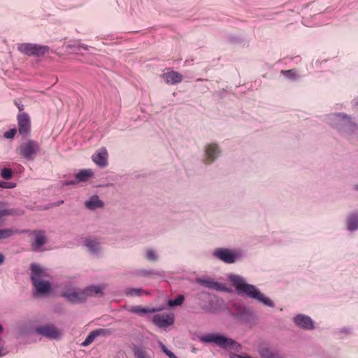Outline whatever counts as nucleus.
Instances as JSON below:
<instances>
[{
	"mask_svg": "<svg viewBox=\"0 0 358 358\" xmlns=\"http://www.w3.org/2000/svg\"><path fill=\"white\" fill-rule=\"evenodd\" d=\"M17 106L20 111H22L24 109V106L22 104H17Z\"/></svg>",
	"mask_w": 358,
	"mask_h": 358,
	"instance_id": "obj_47",
	"label": "nucleus"
},
{
	"mask_svg": "<svg viewBox=\"0 0 358 358\" xmlns=\"http://www.w3.org/2000/svg\"><path fill=\"white\" fill-rule=\"evenodd\" d=\"M221 149L220 145L215 143H207L205 146V157L206 163L210 164L215 162L220 155Z\"/></svg>",
	"mask_w": 358,
	"mask_h": 358,
	"instance_id": "obj_13",
	"label": "nucleus"
},
{
	"mask_svg": "<svg viewBox=\"0 0 358 358\" xmlns=\"http://www.w3.org/2000/svg\"><path fill=\"white\" fill-rule=\"evenodd\" d=\"M347 229L352 231L358 229V213H353L347 218Z\"/></svg>",
	"mask_w": 358,
	"mask_h": 358,
	"instance_id": "obj_23",
	"label": "nucleus"
},
{
	"mask_svg": "<svg viewBox=\"0 0 358 358\" xmlns=\"http://www.w3.org/2000/svg\"><path fill=\"white\" fill-rule=\"evenodd\" d=\"M104 206L103 202L99 199V196L93 195L85 202V206L87 209L94 210L97 208H101Z\"/></svg>",
	"mask_w": 358,
	"mask_h": 358,
	"instance_id": "obj_19",
	"label": "nucleus"
},
{
	"mask_svg": "<svg viewBox=\"0 0 358 358\" xmlns=\"http://www.w3.org/2000/svg\"><path fill=\"white\" fill-rule=\"evenodd\" d=\"M34 238L31 243L33 251H39L40 249L46 243L47 239L44 231L35 230L33 231Z\"/></svg>",
	"mask_w": 358,
	"mask_h": 358,
	"instance_id": "obj_15",
	"label": "nucleus"
},
{
	"mask_svg": "<svg viewBox=\"0 0 358 358\" xmlns=\"http://www.w3.org/2000/svg\"><path fill=\"white\" fill-rule=\"evenodd\" d=\"M295 325L305 330H313L315 329V322L310 317L304 314H297L293 317Z\"/></svg>",
	"mask_w": 358,
	"mask_h": 358,
	"instance_id": "obj_14",
	"label": "nucleus"
},
{
	"mask_svg": "<svg viewBox=\"0 0 358 358\" xmlns=\"http://www.w3.org/2000/svg\"><path fill=\"white\" fill-rule=\"evenodd\" d=\"M199 300H205L207 303L199 302V306L205 312L215 314L221 311L226 306L224 301L217 298L208 292H201L198 294Z\"/></svg>",
	"mask_w": 358,
	"mask_h": 358,
	"instance_id": "obj_6",
	"label": "nucleus"
},
{
	"mask_svg": "<svg viewBox=\"0 0 358 358\" xmlns=\"http://www.w3.org/2000/svg\"><path fill=\"white\" fill-rule=\"evenodd\" d=\"M228 279L239 295L256 300L270 308L275 306L270 298L262 293L255 285L248 284L243 276L231 273Z\"/></svg>",
	"mask_w": 358,
	"mask_h": 358,
	"instance_id": "obj_1",
	"label": "nucleus"
},
{
	"mask_svg": "<svg viewBox=\"0 0 358 358\" xmlns=\"http://www.w3.org/2000/svg\"><path fill=\"white\" fill-rule=\"evenodd\" d=\"M4 354L1 353V350L0 349V357H2Z\"/></svg>",
	"mask_w": 358,
	"mask_h": 358,
	"instance_id": "obj_53",
	"label": "nucleus"
},
{
	"mask_svg": "<svg viewBox=\"0 0 358 358\" xmlns=\"http://www.w3.org/2000/svg\"><path fill=\"white\" fill-rule=\"evenodd\" d=\"M18 131L20 135L27 136L31 131L30 118L27 113H21L17 115Z\"/></svg>",
	"mask_w": 358,
	"mask_h": 358,
	"instance_id": "obj_12",
	"label": "nucleus"
},
{
	"mask_svg": "<svg viewBox=\"0 0 358 358\" xmlns=\"http://www.w3.org/2000/svg\"><path fill=\"white\" fill-rule=\"evenodd\" d=\"M80 49L83 48L85 50H88V49H89V47L87 45L80 44Z\"/></svg>",
	"mask_w": 358,
	"mask_h": 358,
	"instance_id": "obj_45",
	"label": "nucleus"
},
{
	"mask_svg": "<svg viewBox=\"0 0 358 358\" xmlns=\"http://www.w3.org/2000/svg\"><path fill=\"white\" fill-rule=\"evenodd\" d=\"M85 245L89 252L93 255H97L101 251L100 243L96 240L86 239L85 241Z\"/></svg>",
	"mask_w": 358,
	"mask_h": 358,
	"instance_id": "obj_22",
	"label": "nucleus"
},
{
	"mask_svg": "<svg viewBox=\"0 0 358 358\" xmlns=\"http://www.w3.org/2000/svg\"><path fill=\"white\" fill-rule=\"evenodd\" d=\"M199 285L206 288L217 290V291H225L226 286L223 283H220L215 281L210 278H201L197 280Z\"/></svg>",
	"mask_w": 358,
	"mask_h": 358,
	"instance_id": "obj_16",
	"label": "nucleus"
},
{
	"mask_svg": "<svg viewBox=\"0 0 358 358\" xmlns=\"http://www.w3.org/2000/svg\"><path fill=\"white\" fill-rule=\"evenodd\" d=\"M199 340L205 343H215L217 346L226 350L240 352L242 347L240 343L232 338H227L219 333L207 334L199 337Z\"/></svg>",
	"mask_w": 358,
	"mask_h": 358,
	"instance_id": "obj_5",
	"label": "nucleus"
},
{
	"mask_svg": "<svg viewBox=\"0 0 358 358\" xmlns=\"http://www.w3.org/2000/svg\"><path fill=\"white\" fill-rule=\"evenodd\" d=\"M259 353L262 358H282L278 352L268 348L262 349Z\"/></svg>",
	"mask_w": 358,
	"mask_h": 358,
	"instance_id": "obj_26",
	"label": "nucleus"
},
{
	"mask_svg": "<svg viewBox=\"0 0 358 358\" xmlns=\"http://www.w3.org/2000/svg\"><path fill=\"white\" fill-rule=\"evenodd\" d=\"M1 176L8 180L12 178L13 177V171L10 168H3L1 171Z\"/></svg>",
	"mask_w": 358,
	"mask_h": 358,
	"instance_id": "obj_33",
	"label": "nucleus"
},
{
	"mask_svg": "<svg viewBox=\"0 0 358 358\" xmlns=\"http://www.w3.org/2000/svg\"><path fill=\"white\" fill-rule=\"evenodd\" d=\"M40 150L38 143L32 139L22 142L16 149L17 153L23 159L33 161Z\"/></svg>",
	"mask_w": 358,
	"mask_h": 358,
	"instance_id": "obj_8",
	"label": "nucleus"
},
{
	"mask_svg": "<svg viewBox=\"0 0 358 358\" xmlns=\"http://www.w3.org/2000/svg\"><path fill=\"white\" fill-rule=\"evenodd\" d=\"M78 184V182L76 181V179L71 180H66L63 182V185L68 186V185H75Z\"/></svg>",
	"mask_w": 358,
	"mask_h": 358,
	"instance_id": "obj_39",
	"label": "nucleus"
},
{
	"mask_svg": "<svg viewBox=\"0 0 358 358\" xmlns=\"http://www.w3.org/2000/svg\"><path fill=\"white\" fill-rule=\"evenodd\" d=\"M327 122L344 138H352L358 134V124L352 118L342 113L330 114Z\"/></svg>",
	"mask_w": 358,
	"mask_h": 358,
	"instance_id": "obj_2",
	"label": "nucleus"
},
{
	"mask_svg": "<svg viewBox=\"0 0 358 358\" xmlns=\"http://www.w3.org/2000/svg\"><path fill=\"white\" fill-rule=\"evenodd\" d=\"M142 292H143V290L141 289H138V288H129V289H128L127 290L126 294L127 295H130V296H134V295L139 296V295H141Z\"/></svg>",
	"mask_w": 358,
	"mask_h": 358,
	"instance_id": "obj_36",
	"label": "nucleus"
},
{
	"mask_svg": "<svg viewBox=\"0 0 358 358\" xmlns=\"http://www.w3.org/2000/svg\"><path fill=\"white\" fill-rule=\"evenodd\" d=\"M281 73L282 75H284L286 78L291 79V80H294L296 77V71L294 69L282 70L281 71Z\"/></svg>",
	"mask_w": 358,
	"mask_h": 358,
	"instance_id": "obj_34",
	"label": "nucleus"
},
{
	"mask_svg": "<svg viewBox=\"0 0 358 358\" xmlns=\"http://www.w3.org/2000/svg\"><path fill=\"white\" fill-rule=\"evenodd\" d=\"M133 274L139 277H150L159 275V272L152 269L141 268L134 271Z\"/></svg>",
	"mask_w": 358,
	"mask_h": 358,
	"instance_id": "obj_25",
	"label": "nucleus"
},
{
	"mask_svg": "<svg viewBox=\"0 0 358 358\" xmlns=\"http://www.w3.org/2000/svg\"><path fill=\"white\" fill-rule=\"evenodd\" d=\"M15 183H10V182H8V189H11V188H14L15 187Z\"/></svg>",
	"mask_w": 358,
	"mask_h": 358,
	"instance_id": "obj_46",
	"label": "nucleus"
},
{
	"mask_svg": "<svg viewBox=\"0 0 358 358\" xmlns=\"http://www.w3.org/2000/svg\"><path fill=\"white\" fill-rule=\"evenodd\" d=\"M153 324L159 328L165 329L174 323L173 313L157 314L152 317Z\"/></svg>",
	"mask_w": 358,
	"mask_h": 358,
	"instance_id": "obj_11",
	"label": "nucleus"
},
{
	"mask_svg": "<svg viewBox=\"0 0 358 358\" xmlns=\"http://www.w3.org/2000/svg\"><path fill=\"white\" fill-rule=\"evenodd\" d=\"M213 256L217 259L226 263L234 264L243 259L245 253L240 249H229L217 248L213 252Z\"/></svg>",
	"mask_w": 358,
	"mask_h": 358,
	"instance_id": "obj_7",
	"label": "nucleus"
},
{
	"mask_svg": "<svg viewBox=\"0 0 358 358\" xmlns=\"http://www.w3.org/2000/svg\"><path fill=\"white\" fill-rule=\"evenodd\" d=\"M160 310V308H144L141 306H134L129 308V311L139 315H143L146 313H155Z\"/></svg>",
	"mask_w": 358,
	"mask_h": 358,
	"instance_id": "obj_21",
	"label": "nucleus"
},
{
	"mask_svg": "<svg viewBox=\"0 0 358 358\" xmlns=\"http://www.w3.org/2000/svg\"><path fill=\"white\" fill-rule=\"evenodd\" d=\"M145 257L149 262H157L159 259L157 252L152 248H148L145 250Z\"/></svg>",
	"mask_w": 358,
	"mask_h": 358,
	"instance_id": "obj_27",
	"label": "nucleus"
},
{
	"mask_svg": "<svg viewBox=\"0 0 358 358\" xmlns=\"http://www.w3.org/2000/svg\"><path fill=\"white\" fill-rule=\"evenodd\" d=\"M199 301H200V302H201V300H199ZM202 302H203V303H207V301H205V300H203V301H202Z\"/></svg>",
	"mask_w": 358,
	"mask_h": 358,
	"instance_id": "obj_52",
	"label": "nucleus"
},
{
	"mask_svg": "<svg viewBox=\"0 0 358 358\" xmlns=\"http://www.w3.org/2000/svg\"><path fill=\"white\" fill-rule=\"evenodd\" d=\"M169 358H176L177 357L171 350L166 354Z\"/></svg>",
	"mask_w": 358,
	"mask_h": 358,
	"instance_id": "obj_43",
	"label": "nucleus"
},
{
	"mask_svg": "<svg viewBox=\"0 0 358 358\" xmlns=\"http://www.w3.org/2000/svg\"><path fill=\"white\" fill-rule=\"evenodd\" d=\"M185 300V297L183 295H178L176 299L169 300L168 301V304L169 306H176L181 305Z\"/></svg>",
	"mask_w": 358,
	"mask_h": 358,
	"instance_id": "obj_30",
	"label": "nucleus"
},
{
	"mask_svg": "<svg viewBox=\"0 0 358 358\" xmlns=\"http://www.w3.org/2000/svg\"><path fill=\"white\" fill-rule=\"evenodd\" d=\"M108 153L106 148L100 149L97 152L92 155V161L101 167L107 165Z\"/></svg>",
	"mask_w": 358,
	"mask_h": 358,
	"instance_id": "obj_18",
	"label": "nucleus"
},
{
	"mask_svg": "<svg viewBox=\"0 0 358 358\" xmlns=\"http://www.w3.org/2000/svg\"><path fill=\"white\" fill-rule=\"evenodd\" d=\"M23 211L14 208H8V204L4 201H0V225H1L2 219L8 216L20 215Z\"/></svg>",
	"mask_w": 358,
	"mask_h": 358,
	"instance_id": "obj_17",
	"label": "nucleus"
},
{
	"mask_svg": "<svg viewBox=\"0 0 358 358\" xmlns=\"http://www.w3.org/2000/svg\"><path fill=\"white\" fill-rule=\"evenodd\" d=\"M134 354L136 358H152L146 351L137 346L134 348Z\"/></svg>",
	"mask_w": 358,
	"mask_h": 358,
	"instance_id": "obj_28",
	"label": "nucleus"
},
{
	"mask_svg": "<svg viewBox=\"0 0 358 358\" xmlns=\"http://www.w3.org/2000/svg\"><path fill=\"white\" fill-rule=\"evenodd\" d=\"M162 77L165 82L168 84L175 85L180 83L182 80V76L178 72L171 71L167 73H164Z\"/></svg>",
	"mask_w": 358,
	"mask_h": 358,
	"instance_id": "obj_20",
	"label": "nucleus"
},
{
	"mask_svg": "<svg viewBox=\"0 0 358 358\" xmlns=\"http://www.w3.org/2000/svg\"><path fill=\"white\" fill-rule=\"evenodd\" d=\"M339 333H341V334L344 333V334H348L351 333V329L348 327H344L339 331Z\"/></svg>",
	"mask_w": 358,
	"mask_h": 358,
	"instance_id": "obj_40",
	"label": "nucleus"
},
{
	"mask_svg": "<svg viewBox=\"0 0 358 358\" xmlns=\"http://www.w3.org/2000/svg\"><path fill=\"white\" fill-rule=\"evenodd\" d=\"M96 337L108 336L112 334V331L109 329H96L93 330Z\"/></svg>",
	"mask_w": 358,
	"mask_h": 358,
	"instance_id": "obj_31",
	"label": "nucleus"
},
{
	"mask_svg": "<svg viewBox=\"0 0 358 358\" xmlns=\"http://www.w3.org/2000/svg\"><path fill=\"white\" fill-rule=\"evenodd\" d=\"M5 260V257L2 253H0V264H3Z\"/></svg>",
	"mask_w": 358,
	"mask_h": 358,
	"instance_id": "obj_44",
	"label": "nucleus"
},
{
	"mask_svg": "<svg viewBox=\"0 0 358 358\" xmlns=\"http://www.w3.org/2000/svg\"><path fill=\"white\" fill-rule=\"evenodd\" d=\"M16 233H17V230L12 229H0V240L8 238Z\"/></svg>",
	"mask_w": 358,
	"mask_h": 358,
	"instance_id": "obj_29",
	"label": "nucleus"
},
{
	"mask_svg": "<svg viewBox=\"0 0 358 358\" xmlns=\"http://www.w3.org/2000/svg\"><path fill=\"white\" fill-rule=\"evenodd\" d=\"M96 338V336L95 335V333L94 332V331H92L87 335V336L86 337L85 341L82 343L81 345L85 347V346L90 345L94 341V339Z\"/></svg>",
	"mask_w": 358,
	"mask_h": 358,
	"instance_id": "obj_32",
	"label": "nucleus"
},
{
	"mask_svg": "<svg viewBox=\"0 0 358 358\" xmlns=\"http://www.w3.org/2000/svg\"><path fill=\"white\" fill-rule=\"evenodd\" d=\"M103 287L101 285H90L85 289L72 287L63 291L61 296L73 304L85 303L88 297L103 294Z\"/></svg>",
	"mask_w": 358,
	"mask_h": 358,
	"instance_id": "obj_4",
	"label": "nucleus"
},
{
	"mask_svg": "<svg viewBox=\"0 0 358 358\" xmlns=\"http://www.w3.org/2000/svg\"><path fill=\"white\" fill-rule=\"evenodd\" d=\"M355 189L356 190H357V191H358V185H356L355 186Z\"/></svg>",
	"mask_w": 358,
	"mask_h": 358,
	"instance_id": "obj_51",
	"label": "nucleus"
},
{
	"mask_svg": "<svg viewBox=\"0 0 358 358\" xmlns=\"http://www.w3.org/2000/svg\"><path fill=\"white\" fill-rule=\"evenodd\" d=\"M34 332L50 340H56L61 335L60 330L52 323H46L36 327Z\"/></svg>",
	"mask_w": 358,
	"mask_h": 358,
	"instance_id": "obj_10",
	"label": "nucleus"
},
{
	"mask_svg": "<svg viewBox=\"0 0 358 358\" xmlns=\"http://www.w3.org/2000/svg\"><path fill=\"white\" fill-rule=\"evenodd\" d=\"M64 203V201H58V202L57 203V206H59L61 203Z\"/></svg>",
	"mask_w": 358,
	"mask_h": 358,
	"instance_id": "obj_50",
	"label": "nucleus"
},
{
	"mask_svg": "<svg viewBox=\"0 0 358 358\" xmlns=\"http://www.w3.org/2000/svg\"><path fill=\"white\" fill-rule=\"evenodd\" d=\"M353 102H354V104H355V106L358 105V99H354V100H353Z\"/></svg>",
	"mask_w": 358,
	"mask_h": 358,
	"instance_id": "obj_48",
	"label": "nucleus"
},
{
	"mask_svg": "<svg viewBox=\"0 0 358 358\" xmlns=\"http://www.w3.org/2000/svg\"><path fill=\"white\" fill-rule=\"evenodd\" d=\"M93 174L94 172L91 169H82L76 174L75 177L78 183L80 182L87 181Z\"/></svg>",
	"mask_w": 358,
	"mask_h": 358,
	"instance_id": "obj_24",
	"label": "nucleus"
},
{
	"mask_svg": "<svg viewBox=\"0 0 358 358\" xmlns=\"http://www.w3.org/2000/svg\"><path fill=\"white\" fill-rule=\"evenodd\" d=\"M176 358H178V357H176Z\"/></svg>",
	"mask_w": 358,
	"mask_h": 358,
	"instance_id": "obj_54",
	"label": "nucleus"
},
{
	"mask_svg": "<svg viewBox=\"0 0 358 358\" xmlns=\"http://www.w3.org/2000/svg\"><path fill=\"white\" fill-rule=\"evenodd\" d=\"M162 350L166 355L170 350L162 343H160Z\"/></svg>",
	"mask_w": 358,
	"mask_h": 358,
	"instance_id": "obj_41",
	"label": "nucleus"
},
{
	"mask_svg": "<svg viewBox=\"0 0 358 358\" xmlns=\"http://www.w3.org/2000/svg\"><path fill=\"white\" fill-rule=\"evenodd\" d=\"M66 48L72 53H78L80 50V43L69 44L66 45Z\"/></svg>",
	"mask_w": 358,
	"mask_h": 358,
	"instance_id": "obj_35",
	"label": "nucleus"
},
{
	"mask_svg": "<svg viewBox=\"0 0 358 358\" xmlns=\"http://www.w3.org/2000/svg\"><path fill=\"white\" fill-rule=\"evenodd\" d=\"M8 182L0 181V187L4 188V189H8Z\"/></svg>",
	"mask_w": 358,
	"mask_h": 358,
	"instance_id": "obj_42",
	"label": "nucleus"
},
{
	"mask_svg": "<svg viewBox=\"0 0 358 358\" xmlns=\"http://www.w3.org/2000/svg\"><path fill=\"white\" fill-rule=\"evenodd\" d=\"M17 329L19 331V333L21 334V335H24V334H28L31 331V328H27L26 327V324H20L18 327H17Z\"/></svg>",
	"mask_w": 358,
	"mask_h": 358,
	"instance_id": "obj_38",
	"label": "nucleus"
},
{
	"mask_svg": "<svg viewBox=\"0 0 358 358\" xmlns=\"http://www.w3.org/2000/svg\"><path fill=\"white\" fill-rule=\"evenodd\" d=\"M30 270L31 280L34 287V296L41 297L49 294L52 292V285L46 280L49 276L47 270L36 263L31 264Z\"/></svg>",
	"mask_w": 358,
	"mask_h": 358,
	"instance_id": "obj_3",
	"label": "nucleus"
},
{
	"mask_svg": "<svg viewBox=\"0 0 358 358\" xmlns=\"http://www.w3.org/2000/svg\"><path fill=\"white\" fill-rule=\"evenodd\" d=\"M16 133H17V129L15 128L10 129L3 134V137L7 139H10L15 136Z\"/></svg>",
	"mask_w": 358,
	"mask_h": 358,
	"instance_id": "obj_37",
	"label": "nucleus"
},
{
	"mask_svg": "<svg viewBox=\"0 0 358 358\" xmlns=\"http://www.w3.org/2000/svg\"><path fill=\"white\" fill-rule=\"evenodd\" d=\"M3 331V328L1 324H0V334L2 333Z\"/></svg>",
	"mask_w": 358,
	"mask_h": 358,
	"instance_id": "obj_49",
	"label": "nucleus"
},
{
	"mask_svg": "<svg viewBox=\"0 0 358 358\" xmlns=\"http://www.w3.org/2000/svg\"><path fill=\"white\" fill-rule=\"evenodd\" d=\"M17 50L27 56L41 57L49 52L50 48L35 43H24L17 46Z\"/></svg>",
	"mask_w": 358,
	"mask_h": 358,
	"instance_id": "obj_9",
	"label": "nucleus"
}]
</instances>
